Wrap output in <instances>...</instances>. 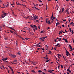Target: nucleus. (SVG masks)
I'll return each instance as SVG.
<instances>
[{"label":"nucleus","mask_w":74,"mask_h":74,"mask_svg":"<svg viewBox=\"0 0 74 74\" xmlns=\"http://www.w3.org/2000/svg\"><path fill=\"white\" fill-rule=\"evenodd\" d=\"M7 13H3L1 15V17L2 18H5V16H7Z\"/></svg>","instance_id":"obj_1"},{"label":"nucleus","mask_w":74,"mask_h":74,"mask_svg":"<svg viewBox=\"0 0 74 74\" xmlns=\"http://www.w3.org/2000/svg\"><path fill=\"white\" fill-rule=\"evenodd\" d=\"M11 56L12 58H15L16 57V55H15L14 54H11Z\"/></svg>","instance_id":"obj_2"},{"label":"nucleus","mask_w":74,"mask_h":74,"mask_svg":"<svg viewBox=\"0 0 74 74\" xmlns=\"http://www.w3.org/2000/svg\"><path fill=\"white\" fill-rule=\"evenodd\" d=\"M40 41H44L45 40V39H43V37H42L41 38H40Z\"/></svg>","instance_id":"obj_3"},{"label":"nucleus","mask_w":74,"mask_h":74,"mask_svg":"<svg viewBox=\"0 0 74 74\" xmlns=\"http://www.w3.org/2000/svg\"><path fill=\"white\" fill-rule=\"evenodd\" d=\"M69 46L70 49H71V50L72 51H73V49L72 48V46H71V45H69Z\"/></svg>","instance_id":"obj_4"},{"label":"nucleus","mask_w":74,"mask_h":74,"mask_svg":"<svg viewBox=\"0 0 74 74\" xmlns=\"http://www.w3.org/2000/svg\"><path fill=\"white\" fill-rule=\"evenodd\" d=\"M32 16H28L27 17H25V18H32Z\"/></svg>","instance_id":"obj_5"},{"label":"nucleus","mask_w":74,"mask_h":74,"mask_svg":"<svg viewBox=\"0 0 74 74\" xmlns=\"http://www.w3.org/2000/svg\"><path fill=\"white\" fill-rule=\"evenodd\" d=\"M8 59V58H3V59H2V60L3 61H5L6 60H7Z\"/></svg>","instance_id":"obj_6"},{"label":"nucleus","mask_w":74,"mask_h":74,"mask_svg":"<svg viewBox=\"0 0 74 74\" xmlns=\"http://www.w3.org/2000/svg\"><path fill=\"white\" fill-rule=\"evenodd\" d=\"M33 16V18L34 20H35V21H36V16Z\"/></svg>","instance_id":"obj_7"},{"label":"nucleus","mask_w":74,"mask_h":74,"mask_svg":"<svg viewBox=\"0 0 74 74\" xmlns=\"http://www.w3.org/2000/svg\"><path fill=\"white\" fill-rule=\"evenodd\" d=\"M66 53H67L70 56V54L69 53V52L67 50H66Z\"/></svg>","instance_id":"obj_8"},{"label":"nucleus","mask_w":74,"mask_h":74,"mask_svg":"<svg viewBox=\"0 0 74 74\" xmlns=\"http://www.w3.org/2000/svg\"><path fill=\"white\" fill-rule=\"evenodd\" d=\"M53 13H52V14H53ZM53 14H52V15L51 17V20H52V21H53Z\"/></svg>","instance_id":"obj_9"},{"label":"nucleus","mask_w":74,"mask_h":74,"mask_svg":"<svg viewBox=\"0 0 74 74\" xmlns=\"http://www.w3.org/2000/svg\"><path fill=\"white\" fill-rule=\"evenodd\" d=\"M48 72L51 73H53V72L52 71H51V70H49L48 71Z\"/></svg>","instance_id":"obj_10"},{"label":"nucleus","mask_w":74,"mask_h":74,"mask_svg":"<svg viewBox=\"0 0 74 74\" xmlns=\"http://www.w3.org/2000/svg\"><path fill=\"white\" fill-rule=\"evenodd\" d=\"M64 8H62V13L63 12H64Z\"/></svg>","instance_id":"obj_11"},{"label":"nucleus","mask_w":74,"mask_h":74,"mask_svg":"<svg viewBox=\"0 0 74 74\" xmlns=\"http://www.w3.org/2000/svg\"><path fill=\"white\" fill-rule=\"evenodd\" d=\"M64 40L66 42H68V41L67 40V39H64Z\"/></svg>","instance_id":"obj_12"},{"label":"nucleus","mask_w":74,"mask_h":74,"mask_svg":"<svg viewBox=\"0 0 74 74\" xmlns=\"http://www.w3.org/2000/svg\"><path fill=\"white\" fill-rule=\"evenodd\" d=\"M3 5H4V4H3ZM4 6H5V7H4V8L7 7H8V5L7 4V5H5Z\"/></svg>","instance_id":"obj_13"},{"label":"nucleus","mask_w":74,"mask_h":74,"mask_svg":"<svg viewBox=\"0 0 74 74\" xmlns=\"http://www.w3.org/2000/svg\"><path fill=\"white\" fill-rule=\"evenodd\" d=\"M17 54H18V55H20L21 54V53L20 51L18 52L17 53Z\"/></svg>","instance_id":"obj_14"},{"label":"nucleus","mask_w":74,"mask_h":74,"mask_svg":"<svg viewBox=\"0 0 74 74\" xmlns=\"http://www.w3.org/2000/svg\"><path fill=\"white\" fill-rule=\"evenodd\" d=\"M31 27H32V28H33V29H34V25L33 26L32 25V26H31Z\"/></svg>","instance_id":"obj_15"},{"label":"nucleus","mask_w":74,"mask_h":74,"mask_svg":"<svg viewBox=\"0 0 74 74\" xmlns=\"http://www.w3.org/2000/svg\"><path fill=\"white\" fill-rule=\"evenodd\" d=\"M10 32L11 33H13L14 32L15 34H16V33H15V32H13V31H12V30H10Z\"/></svg>","instance_id":"obj_16"},{"label":"nucleus","mask_w":74,"mask_h":74,"mask_svg":"<svg viewBox=\"0 0 74 74\" xmlns=\"http://www.w3.org/2000/svg\"><path fill=\"white\" fill-rule=\"evenodd\" d=\"M48 24H49V25L51 24V22H50L49 20V21H48Z\"/></svg>","instance_id":"obj_17"},{"label":"nucleus","mask_w":74,"mask_h":74,"mask_svg":"<svg viewBox=\"0 0 74 74\" xmlns=\"http://www.w3.org/2000/svg\"><path fill=\"white\" fill-rule=\"evenodd\" d=\"M56 7L57 8V10H58V8H59V7L58 6V5H56Z\"/></svg>","instance_id":"obj_18"},{"label":"nucleus","mask_w":74,"mask_h":74,"mask_svg":"<svg viewBox=\"0 0 74 74\" xmlns=\"http://www.w3.org/2000/svg\"><path fill=\"white\" fill-rule=\"evenodd\" d=\"M38 20L36 19V21H35V22H38Z\"/></svg>","instance_id":"obj_19"},{"label":"nucleus","mask_w":74,"mask_h":74,"mask_svg":"<svg viewBox=\"0 0 74 74\" xmlns=\"http://www.w3.org/2000/svg\"><path fill=\"white\" fill-rule=\"evenodd\" d=\"M60 43H57V45H55L56 46H57L58 47H59V46L58 45H60Z\"/></svg>","instance_id":"obj_20"},{"label":"nucleus","mask_w":74,"mask_h":74,"mask_svg":"<svg viewBox=\"0 0 74 74\" xmlns=\"http://www.w3.org/2000/svg\"><path fill=\"white\" fill-rule=\"evenodd\" d=\"M9 27L10 28V29H11L12 30H14L12 27Z\"/></svg>","instance_id":"obj_21"},{"label":"nucleus","mask_w":74,"mask_h":74,"mask_svg":"<svg viewBox=\"0 0 74 74\" xmlns=\"http://www.w3.org/2000/svg\"><path fill=\"white\" fill-rule=\"evenodd\" d=\"M11 63L12 64H17V63H14V62H11Z\"/></svg>","instance_id":"obj_22"},{"label":"nucleus","mask_w":74,"mask_h":74,"mask_svg":"<svg viewBox=\"0 0 74 74\" xmlns=\"http://www.w3.org/2000/svg\"><path fill=\"white\" fill-rule=\"evenodd\" d=\"M32 72H33V73H35V71H34V70H32Z\"/></svg>","instance_id":"obj_23"},{"label":"nucleus","mask_w":74,"mask_h":74,"mask_svg":"<svg viewBox=\"0 0 74 74\" xmlns=\"http://www.w3.org/2000/svg\"><path fill=\"white\" fill-rule=\"evenodd\" d=\"M32 8H34V9H35V10L36 9V8H36V7H32Z\"/></svg>","instance_id":"obj_24"},{"label":"nucleus","mask_w":74,"mask_h":74,"mask_svg":"<svg viewBox=\"0 0 74 74\" xmlns=\"http://www.w3.org/2000/svg\"><path fill=\"white\" fill-rule=\"evenodd\" d=\"M47 57H48V56H47V54L46 56V57L47 58H46V59H47V60H48V58Z\"/></svg>","instance_id":"obj_25"},{"label":"nucleus","mask_w":74,"mask_h":74,"mask_svg":"<svg viewBox=\"0 0 74 74\" xmlns=\"http://www.w3.org/2000/svg\"><path fill=\"white\" fill-rule=\"evenodd\" d=\"M55 18H56V17H55L54 16H53V21H54V20L55 19Z\"/></svg>","instance_id":"obj_26"},{"label":"nucleus","mask_w":74,"mask_h":74,"mask_svg":"<svg viewBox=\"0 0 74 74\" xmlns=\"http://www.w3.org/2000/svg\"><path fill=\"white\" fill-rule=\"evenodd\" d=\"M32 64H33V65H36V64H35L34 63V62H32Z\"/></svg>","instance_id":"obj_27"},{"label":"nucleus","mask_w":74,"mask_h":74,"mask_svg":"<svg viewBox=\"0 0 74 74\" xmlns=\"http://www.w3.org/2000/svg\"><path fill=\"white\" fill-rule=\"evenodd\" d=\"M34 29H35V27H36V25H34Z\"/></svg>","instance_id":"obj_28"},{"label":"nucleus","mask_w":74,"mask_h":74,"mask_svg":"<svg viewBox=\"0 0 74 74\" xmlns=\"http://www.w3.org/2000/svg\"><path fill=\"white\" fill-rule=\"evenodd\" d=\"M38 72L41 73V70H39V71H38Z\"/></svg>","instance_id":"obj_29"},{"label":"nucleus","mask_w":74,"mask_h":74,"mask_svg":"<svg viewBox=\"0 0 74 74\" xmlns=\"http://www.w3.org/2000/svg\"><path fill=\"white\" fill-rule=\"evenodd\" d=\"M46 23H48V20L47 19L46 21Z\"/></svg>","instance_id":"obj_30"},{"label":"nucleus","mask_w":74,"mask_h":74,"mask_svg":"<svg viewBox=\"0 0 74 74\" xmlns=\"http://www.w3.org/2000/svg\"><path fill=\"white\" fill-rule=\"evenodd\" d=\"M37 46L38 47H40V45H37Z\"/></svg>","instance_id":"obj_31"},{"label":"nucleus","mask_w":74,"mask_h":74,"mask_svg":"<svg viewBox=\"0 0 74 74\" xmlns=\"http://www.w3.org/2000/svg\"><path fill=\"white\" fill-rule=\"evenodd\" d=\"M58 56H60V57H61V55H60V54H58Z\"/></svg>","instance_id":"obj_32"},{"label":"nucleus","mask_w":74,"mask_h":74,"mask_svg":"<svg viewBox=\"0 0 74 74\" xmlns=\"http://www.w3.org/2000/svg\"><path fill=\"white\" fill-rule=\"evenodd\" d=\"M37 28V27H36H36H35V28H34V30H36V29Z\"/></svg>","instance_id":"obj_33"},{"label":"nucleus","mask_w":74,"mask_h":74,"mask_svg":"<svg viewBox=\"0 0 74 74\" xmlns=\"http://www.w3.org/2000/svg\"><path fill=\"white\" fill-rule=\"evenodd\" d=\"M57 25H59L60 24V23L58 22L57 23Z\"/></svg>","instance_id":"obj_34"},{"label":"nucleus","mask_w":74,"mask_h":74,"mask_svg":"<svg viewBox=\"0 0 74 74\" xmlns=\"http://www.w3.org/2000/svg\"><path fill=\"white\" fill-rule=\"evenodd\" d=\"M71 33H72V34H74V32H73V30H71Z\"/></svg>","instance_id":"obj_35"},{"label":"nucleus","mask_w":74,"mask_h":74,"mask_svg":"<svg viewBox=\"0 0 74 74\" xmlns=\"http://www.w3.org/2000/svg\"><path fill=\"white\" fill-rule=\"evenodd\" d=\"M73 22H71V23H70L71 25H73Z\"/></svg>","instance_id":"obj_36"},{"label":"nucleus","mask_w":74,"mask_h":74,"mask_svg":"<svg viewBox=\"0 0 74 74\" xmlns=\"http://www.w3.org/2000/svg\"><path fill=\"white\" fill-rule=\"evenodd\" d=\"M17 60H14L13 62H17Z\"/></svg>","instance_id":"obj_37"},{"label":"nucleus","mask_w":74,"mask_h":74,"mask_svg":"<svg viewBox=\"0 0 74 74\" xmlns=\"http://www.w3.org/2000/svg\"><path fill=\"white\" fill-rule=\"evenodd\" d=\"M69 30H70V32H71V28H69Z\"/></svg>","instance_id":"obj_38"},{"label":"nucleus","mask_w":74,"mask_h":74,"mask_svg":"<svg viewBox=\"0 0 74 74\" xmlns=\"http://www.w3.org/2000/svg\"><path fill=\"white\" fill-rule=\"evenodd\" d=\"M71 70H70V69H69V73L71 72Z\"/></svg>","instance_id":"obj_39"},{"label":"nucleus","mask_w":74,"mask_h":74,"mask_svg":"<svg viewBox=\"0 0 74 74\" xmlns=\"http://www.w3.org/2000/svg\"><path fill=\"white\" fill-rule=\"evenodd\" d=\"M49 60H47V61H46V62H49Z\"/></svg>","instance_id":"obj_40"},{"label":"nucleus","mask_w":74,"mask_h":74,"mask_svg":"<svg viewBox=\"0 0 74 74\" xmlns=\"http://www.w3.org/2000/svg\"><path fill=\"white\" fill-rule=\"evenodd\" d=\"M61 66L62 67V68H63V66L62 65H61Z\"/></svg>","instance_id":"obj_41"},{"label":"nucleus","mask_w":74,"mask_h":74,"mask_svg":"<svg viewBox=\"0 0 74 74\" xmlns=\"http://www.w3.org/2000/svg\"><path fill=\"white\" fill-rule=\"evenodd\" d=\"M58 68L59 69H60V65H58Z\"/></svg>","instance_id":"obj_42"},{"label":"nucleus","mask_w":74,"mask_h":74,"mask_svg":"<svg viewBox=\"0 0 74 74\" xmlns=\"http://www.w3.org/2000/svg\"><path fill=\"white\" fill-rule=\"evenodd\" d=\"M61 38H60L59 39V41H60L61 40Z\"/></svg>","instance_id":"obj_43"},{"label":"nucleus","mask_w":74,"mask_h":74,"mask_svg":"<svg viewBox=\"0 0 74 74\" xmlns=\"http://www.w3.org/2000/svg\"><path fill=\"white\" fill-rule=\"evenodd\" d=\"M60 33L62 34V31H60V32H59Z\"/></svg>","instance_id":"obj_44"},{"label":"nucleus","mask_w":74,"mask_h":74,"mask_svg":"<svg viewBox=\"0 0 74 74\" xmlns=\"http://www.w3.org/2000/svg\"><path fill=\"white\" fill-rule=\"evenodd\" d=\"M38 28H39V29H40V27L39 26H38Z\"/></svg>","instance_id":"obj_45"},{"label":"nucleus","mask_w":74,"mask_h":74,"mask_svg":"<svg viewBox=\"0 0 74 74\" xmlns=\"http://www.w3.org/2000/svg\"><path fill=\"white\" fill-rule=\"evenodd\" d=\"M8 39V38H4V39L5 40H7V39Z\"/></svg>","instance_id":"obj_46"},{"label":"nucleus","mask_w":74,"mask_h":74,"mask_svg":"<svg viewBox=\"0 0 74 74\" xmlns=\"http://www.w3.org/2000/svg\"><path fill=\"white\" fill-rule=\"evenodd\" d=\"M66 55L67 56H69V54L67 53L66 54Z\"/></svg>","instance_id":"obj_47"},{"label":"nucleus","mask_w":74,"mask_h":74,"mask_svg":"<svg viewBox=\"0 0 74 74\" xmlns=\"http://www.w3.org/2000/svg\"><path fill=\"white\" fill-rule=\"evenodd\" d=\"M69 69H68L67 70V71H69Z\"/></svg>","instance_id":"obj_48"},{"label":"nucleus","mask_w":74,"mask_h":74,"mask_svg":"<svg viewBox=\"0 0 74 74\" xmlns=\"http://www.w3.org/2000/svg\"><path fill=\"white\" fill-rule=\"evenodd\" d=\"M9 67L11 70L12 67L11 66H9Z\"/></svg>","instance_id":"obj_49"},{"label":"nucleus","mask_w":74,"mask_h":74,"mask_svg":"<svg viewBox=\"0 0 74 74\" xmlns=\"http://www.w3.org/2000/svg\"><path fill=\"white\" fill-rule=\"evenodd\" d=\"M38 16H36V19H38Z\"/></svg>","instance_id":"obj_50"},{"label":"nucleus","mask_w":74,"mask_h":74,"mask_svg":"<svg viewBox=\"0 0 74 74\" xmlns=\"http://www.w3.org/2000/svg\"><path fill=\"white\" fill-rule=\"evenodd\" d=\"M12 13L13 14H14V12H13V11H12Z\"/></svg>","instance_id":"obj_51"},{"label":"nucleus","mask_w":74,"mask_h":74,"mask_svg":"<svg viewBox=\"0 0 74 74\" xmlns=\"http://www.w3.org/2000/svg\"><path fill=\"white\" fill-rule=\"evenodd\" d=\"M44 33V32H43V31H41V33Z\"/></svg>","instance_id":"obj_52"},{"label":"nucleus","mask_w":74,"mask_h":74,"mask_svg":"<svg viewBox=\"0 0 74 74\" xmlns=\"http://www.w3.org/2000/svg\"><path fill=\"white\" fill-rule=\"evenodd\" d=\"M12 5H14V3H13L12 4H11Z\"/></svg>","instance_id":"obj_53"},{"label":"nucleus","mask_w":74,"mask_h":74,"mask_svg":"<svg viewBox=\"0 0 74 74\" xmlns=\"http://www.w3.org/2000/svg\"><path fill=\"white\" fill-rule=\"evenodd\" d=\"M39 2H42V1L40 0H39Z\"/></svg>","instance_id":"obj_54"},{"label":"nucleus","mask_w":74,"mask_h":74,"mask_svg":"<svg viewBox=\"0 0 74 74\" xmlns=\"http://www.w3.org/2000/svg\"><path fill=\"white\" fill-rule=\"evenodd\" d=\"M68 10H66V12H68Z\"/></svg>","instance_id":"obj_55"},{"label":"nucleus","mask_w":74,"mask_h":74,"mask_svg":"<svg viewBox=\"0 0 74 74\" xmlns=\"http://www.w3.org/2000/svg\"><path fill=\"white\" fill-rule=\"evenodd\" d=\"M61 12V10H60V11H59V13H60V12Z\"/></svg>","instance_id":"obj_56"},{"label":"nucleus","mask_w":74,"mask_h":74,"mask_svg":"<svg viewBox=\"0 0 74 74\" xmlns=\"http://www.w3.org/2000/svg\"><path fill=\"white\" fill-rule=\"evenodd\" d=\"M63 21H66V20H63Z\"/></svg>","instance_id":"obj_57"},{"label":"nucleus","mask_w":74,"mask_h":74,"mask_svg":"<svg viewBox=\"0 0 74 74\" xmlns=\"http://www.w3.org/2000/svg\"><path fill=\"white\" fill-rule=\"evenodd\" d=\"M72 26H74V23H73V24H72Z\"/></svg>","instance_id":"obj_58"},{"label":"nucleus","mask_w":74,"mask_h":74,"mask_svg":"<svg viewBox=\"0 0 74 74\" xmlns=\"http://www.w3.org/2000/svg\"><path fill=\"white\" fill-rule=\"evenodd\" d=\"M11 70L12 71H13V69H12H12H11Z\"/></svg>","instance_id":"obj_59"},{"label":"nucleus","mask_w":74,"mask_h":74,"mask_svg":"<svg viewBox=\"0 0 74 74\" xmlns=\"http://www.w3.org/2000/svg\"><path fill=\"white\" fill-rule=\"evenodd\" d=\"M73 43H74V39H73Z\"/></svg>","instance_id":"obj_60"},{"label":"nucleus","mask_w":74,"mask_h":74,"mask_svg":"<svg viewBox=\"0 0 74 74\" xmlns=\"http://www.w3.org/2000/svg\"><path fill=\"white\" fill-rule=\"evenodd\" d=\"M45 46L47 48H48V47L47 46V45H45Z\"/></svg>","instance_id":"obj_61"},{"label":"nucleus","mask_w":74,"mask_h":74,"mask_svg":"<svg viewBox=\"0 0 74 74\" xmlns=\"http://www.w3.org/2000/svg\"><path fill=\"white\" fill-rule=\"evenodd\" d=\"M49 52H50V54H51V51H49Z\"/></svg>","instance_id":"obj_62"},{"label":"nucleus","mask_w":74,"mask_h":74,"mask_svg":"<svg viewBox=\"0 0 74 74\" xmlns=\"http://www.w3.org/2000/svg\"><path fill=\"white\" fill-rule=\"evenodd\" d=\"M62 27H64V25H62Z\"/></svg>","instance_id":"obj_63"},{"label":"nucleus","mask_w":74,"mask_h":74,"mask_svg":"<svg viewBox=\"0 0 74 74\" xmlns=\"http://www.w3.org/2000/svg\"><path fill=\"white\" fill-rule=\"evenodd\" d=\"M45 37H43V39H45Z\"/></svg>","instance_id":"obj_64"}]
</instances>
